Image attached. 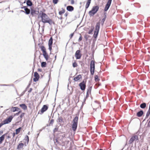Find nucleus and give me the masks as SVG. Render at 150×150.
Wrapping results in <instances>:
<instances>
[{
    "label": "nucleus",
    "instance_id": "6ab92c4d",
    "mask_svg": "<svg viewBox=\"0 0 150 150\" xmlns=\"http://www.w3.org/2000/svg\"><path fill=\"white\" fill-rule=\"evenodd\" d=\"M6 134H5L0 137V144L2 143L5 137Z\"/></svg>",
    "mask_w": 150,
    "mask_h": 150
},
{
    "label": "nucleus",
    "instance_id": "ddd939ff",
    "mask_svg": "<svg viewBox=\"0 0 150 150\" xmlns=\"http://www.w3.org/2000/svg\"><path fill=\"white\" fill-rule=\"evenodd\" d=\"M48 108V107L47 105H44L41 109V112L43 113L47 110Z\"/></svg>",
    "mask_w": 150,
    "mask_h": 150
},
{
    "label": "nucleus",
    "instance_id": "e2e57ef3",
    "mask_svg": "<svg viewBox=\"0 0 150 150\" xmlns=\"http://www.w3.org/2000/svg\"><path fill=\"white\" fill-rule=\"evenodd\" d=\"M38 71L41 72L42 71V69H38Z\"/></svg>",
    "mask_w": 150,
    "mask_h": 150
},
{
    "label": "nucleus",
    "instance_id": "7c9ffc66",
    "mask_svg": "<svg viewBox=\"0 0 150 150\" xmlns=\"http://www.w3.org/2000/svg\"><path fill=\"white\" fill-rule=\"evenodd\" d=\"M58 121H57L59 122H63V119L61 116H59L57 119Z\"/></svg>",
    "mask_w": 150,
    "mask_h": 150
},
{
    "label": "nucleus",
    "instance_id": "a19ab883",
    "mask_svg": "<svg viewBox=\"0 0 150 150\" xmlns=\"http://www.w3.org/2000/svg\"><path fill=\"white\" fill-rule=\"evenodd\" d=\"M77 66V64L76 62H75L73 63V67H74L75 68Z\"/></svg>",
    "mask_w": 150,
    "mask_h": 150
},
{
    "label": "nucleus",
    "instance_id": "2eb2a0df",
    "mask_svg": "<svg viewBox=\"0 0 150 150\" xmlns=\"http://www.w3.org/2000/svg\"><path fill=\"white\" fill-rule=\"evenodd\" d=\"M24 140H25V146H26V145L28 144L29 141V139L28 136L27 135H26L24 139Z\"/></svg>",
    "mask_w": 150,
    "mask_h": 150
},
{
    "label": "nucleus",
    "instance_id": "5701e85b",
    "mask_svg": "<svg viewBox=\"0 0 150 150\" xmlns=\"http://www.w3.org/2000/svg\"><path fill=\"white\" fill-rule=\"evenodd\" d=\"M150 115V104L149 105V110L146 113V117H145V119L144 120V121L149 116V115Z\"/></svg>",
    "mask_w": 150,
    "mask_h": 150
},
{
    "label": "nucleus",
    "instance_id": "cd10ccee",
    "mask_svg": "<svg viewBox=\"0 0 150 150\" xmlns=\"http://www.w3.org/2000/svg\"><path fill=\"white\" fill-rule=\"evenodd\" d=\"M40 48L43 53L46 52V49L44 46H41Z\"/></svg>",
    "mask_w": 150,
    "mask_h": 150
},
{
    "label": "nucleus",
    "instance_id": "6e6d98bb",
    "mask_svg": "<svg viewBox=\"0 0 150 150\" xmlns=\"http://www.w3.org/2000/svg\"><path fill=\"white\" fill-rule=\"evenodd\" d=\"M89 93H88L87 92L86 93V98H88L89 97Z\"/></svg>",
    "mask_w": 150,
    "mask_h": 150
},
{
    "label": "nucleus",
    "instance_id": "393cba45",
    "mask_svg": "<svg viewBox=\"0 0 150 150\" xmlns=\"http://www.w3.org/2000/svg\"><path fill=\"white\" fill-rule=\"evenodd\" d=\"M140 107L142 109L145 108L146 107V104L145 103H143L141 104L140 105Z\"/></svg>",
    "mask_w": 150,
    "mask_h": 150
},
{
    "label": "nucleus",
    "instance_id": "a878e982",
    "mask_svg": "<svg viewBox=\"0 0 150 150\" xmlns=\"http://www.w3.org/2000/svg\"><path fill=\"white\" fill-rule=\"evenodd\" d=\"M53 39L52 37H51L50 38V39L49 40L48 45H52V44L53 43Z\"/></svg>",
    "mask_w": 150,
    "mask_h": 150
},
{
    "label": "nucleus",
    "instance_id": "774afa93",
    "mask_svg": "<svg viewBox=\"0 0 150 150\" xmlns=\"http://www.w3.org/2000/svg\"><path fill=\"white\" fill-rule=\"evenodd\" d=\"M59 19H60V20H62V16H61L59 18Z\"/></svg>",
    "mask_w": 150,
    "mask_h": 150
},
{
    "label": "nucleus",
    "instance_id": "72a5a7b5",
    "mask_svg": "<svg viewBox=\"0 0 150 150\" xmlns=\"http://www.w3.org/2000/svg\"><path fill=\"white\" fill-rule=\"evenodd\" d=\"M54 143L56 145V142L57 144H58L59 145H61V144L60 142L57 139H54Z\"/></svg>",
    "mask_w": 150,
    "mask_h": 150
},
{
    "label": "nucleus",
    "instance_id": "3c124183",
    "mask_svg": "<svg viewBox=\"0 0 150 150\" xmlns=\"http://www.w3.org/2000/svg\"><path fill=\"white\" fill-rule=\"evenodd\" d=\"M27 6H24L23 7H21V9H24V10L27 9Z\"/></svg>",
    "mask_w": 150,
    "mask_h": 150
},
{
    "label": "nucleus",
    "instance_id": "864d4df0",
    "mask_svg": "<svg viewBox=\"0 0 150 150\" xmlns=\"http://www.w3.org/2000/svg\"><path fill=\"white\" fill-rule=\"evenodd\" d=\"M24 113H22V114H21V115H20V117L21 118H22L24 116Z\"/></svg>",
    "mask_w": 150,
    "mask_h": 150
},
{
    "label": "nucleus",
    "instance_id": "09e8293b",
    "mask_svg": "<svg viewBox=\"0 0 150 150\" xmlns=\"http://www.w3.org/2000/svg\"><path fill=\"white\" fill-rule=\"evenodd\" d=\"M105 19H104V18H103L101 21V23L102 25H103L105 21Z\"/></svg>",
    "mask_w": 150,
    "mask_h": 150
},
{
    "label": "nucleus",
    "instance_id": "f257e3e1",
    "mask_svg": "<svg viewBox=\"0 0 150 150\" xmlns=\"http://www.w3.org/2000/svg\"><path fill=\"white\" fill-rule=\"evenodd\" d=\"M40 16L41 18L42 22L43 23H48L50 25L54 24V22L45 13L43 12L42 11H40L39 13V16Z\"/></svg>",
    "mask_w": 150,
    "mask_h": 150
},
{
    "label": "nucleus",
    "instance_id": "603ef678",
    "mask_svg": "<svg viewBox=\"0 0 150 150\" xmlns=\"http://www.w3.org/2000/svg\"><path fill=\"white\" fill-rule=\"evenodd\" d=\"M74 33H71V34H70V36H69V37H70V39H71V38H72V37H73V36H74Z\"/></svg>",
    "mask_w": 150,
    "mask_h": 150
},
{
    "label": "nucleus",
    "instance_id": "c85d7f7f",
    "mask_svg": "<svg viewBox=\"0 0 150 150\" xmlns=\"http://www.w3.org/2000/svg\"><path fill=\"white\" fill-rule=\"evenodd\" d=\"M13 110L12 111L13 112H15L16 111H18L20 110V109L19 108L16 107H13L12 108Z\"/></svg>",
    "mask_w": 150,
    "mask_h": 150
},
{
    "label": "nucleus",
    "instance_id": "58836bf2",
    "mask_svg": "<svg viewBox=\"0 0 150 150\" xmlns=\"http://www.w3.org/2000/svg\"><path fill=\"white\" fill-rule=\"evenodd\" d=\"M94 30V27H93L88 32V33L89 34H92V33Z\"/></svg>",
    "mask_w": 150,
    "mask_h": 150
},
{
    "label": "nucleus",
    "instance_id": "423d86ee",
    "mask_svg": "<svg viewBox=\"0 0 150 150\" xmlns=\"http://www.w3.org/2000/svg\"><path fill=\"white\" fill-rule=\"evenodd\" d=\"M139 139L138 136L136 135H134L132 136L130 138V140L129 141V144H132L134 141H137L138 142Z\"/></svg>",
    "mask_w": 150,
    "mask_h": 150
},
{
    "label": "nucleus",
    "instance_id": "a18cd8bd",
    "mask_svg": "<svg viewBox=\"0 0 150 150\" xmlns=\"http://www.w3.org/2000/svg\"><path fill=\"white\" fill-rule=\"evenodd\" d=\"M49 46V50L50 52V54H51V50H52V45H48Z\"/></svg>",
    "mask_w": 150,
    "mask_h": 150
},
{
    "label": "nucleus",
    "instance_id": "b1692460",
    "mask_svg": "<svg viewBox=\"0 0 150 150\" xmlns=\"http://www.w3.org/2000/svg\"><path fill=\"white\" fill-rule=\"evenodd\" d=\"M19 106L24 110H26L27 109V106L25 104H20Z\"/></svg>",
    "mask_w": 150,
    "mask_h": 150
},
{
    "label": "nucleus",
    "instance_id": "f3484780",
    "mask_svg": "<svg viewBox=\"0 0 150 150\" xmlns=\"http://www.w3.org/2000/svg\"><path fill=\"white\" fill-rule=\"evenodd\" d=\"M82 78L81 75L79 74L77 76H76L74 78V80L76 81L79 80H80Z\"/></svg>",
    "mask_w": 150,
    "mask_h": 150
},
{
    "label": "nucleus",
    "instance_id": "4be33fe9",
    "mask_svg": "<svg viewBox=\"0 0 150 150\" xmlns=\"http://www.w3.org/2000/svg\"><path fill=\"white\" fill-rule=\"evenodd\" d=\"M91 0H88L86 3L85 8L86 9H87L89 7L90 4L91 3Z\"/></svg>",
    "mask_w": 150,
    "mask_h": 150
},
{
    "label": "nucleus",
    "instance_id": "8fccbe9b",
    "mask_svg": "<svg viewBox=\"0 0 150 150\" xmlns=\"http://www.w3.org/2000/svg\"><path fill=\"white\" fill-rule=\"evenodd\" d=\"M104 18H104V19H106V18L107 17V13H104Z\"/></svg>",
    "mask_w": 150,
    "mask_h": 150
},
{
    "label": "nucleus",
    "instance_id": "a211bd4d",
    "mask_svg": "<svg viewBox=\"0 0 150 150\" xmlns=\"http://www.w3.org/2000/svg\"><path fill=\"white\" fill-rule=\"evenodd\" d=\"M24 144L23 143H19L17 146V149L18 150L23 149V147L24 146Z\"/></svg>",
    "mask_w": 150,
    "mask_h": 150
},
{
    "label": "nucleus",
    "instance_id": "aec40b11",
    "mask_svg": "<svg viewBox=\"0 0 150 150\" xmlns=\"http://www.w3.org/2000/svg\"><path fill=\"white\" fill-rule=\"evenodd\" d=\"M26 4L28 6H31L33 4L31 0H28L26 1Z\"/></svg>",
    "mask_w": 150,
    "mask_h": 150
},
{
    "label": "nucleus",
    "instance_id": "680f3d73",
    "mask_svg": "<svg viewBox=\"0 0 150 150\" xmlns=\"http://www.w3.org/2000/svg\"><path fill=\"white\" fill-rule=\"evenodd\" d=\"M16 134V132H13V138L15 136V135Z\"/></svg>",
    "mask_w": 150,
    "mask_h": 150
},
{
    "label": "nucleus",
    "instance_id": "bb28decb",
    "mask_svg": "<svg viewBox=\"0 0 150 150\" xmlns=\"http://www.w3.org/2000/svg\"><path fill=\"white\" fill-rule=\"evenodd\" d=\"M30 11L31 10L27 8V9L25 10V13L27 15H28L30 13Z\"/></svg>",
    "mask_w": 150,
    "mask_h": 150
},
{
    "label": "nucleus",
    "instance_id": "1a4fd4ad",
    "mask_svg": "<svg viewBox=\"0 0 150 150\" xmlns=\"http://www.w3.org/2000/svg\"><path fill=\"white\" fill-rule=\"evenodd\" d=\"M30 14L32 17L34 16L35 15H38L39 14V11L38 9V10H35L32 8H31Z\"/></svg>",
    "mask_w": 150,
    "mask_h": 150
},
{
    "label": "nucleus",
    "instance_id": "9d476101",
    "mask_svg": "<svg viewBox=\"0 0 150 150\" xmlns=\"http://www.w3.org/2000/svg\"><path fill=\"white\" fill-rule=\"evenodd\" d=\"M81 51L80 50H77L75 53V57L76 59H79L81 58Z\"/></svg>",
    "mask_w": 150,
    "mask_h": 150
},
{
    "label": "nucleus",
    "instance_id": "412c9836",
    "mask_svg": "<svg viewBox=\"0 0 150 150\" xmlns=\"http://www.w3.org/2000/svg\"><path fill=\"white\" fill-rule=\"evenodd\" d=\"M43 55L44 57V58L47 61L49 59V56L48 54H47V52L45 53H44L43 54Z\"/></svg>",
    "mask_w": 150,
    "mask_h": 150
},
{
    "label": "nucleus",
    "instance_id": "c9c22d12",
    "mask_svg": "<svg viewBox=\"0 0 150 150\" xmlns=\"http://www.w3.org/2000/svg\"><path fill=\"white\" fill-rule=\"evenodd\" d=\"M92 86H89L88 87V89H87V92L88 93H91V89H92Z\"/></svg>",
    "mask_w": 150,
    "mask_h": 150
},
{
    "label": "nucleus",
    "instance_id": "4c0bfd02",
    "mask_svg": "<svg viewBox=\"0 0 150 150\" xmlns=\"http://www.w3.org/2000/svg\"><path fill=\"white\" fill-rule=\"evenodd\" d=\"M58 128L57 127V126H56V127L53 130V133L54 134L56 132H57L58 130Z\"/></svg>",
    "mask_w": 150,
    "mask_h": 150
},
{
    "label": "nucleus",
    "instance_id": "0e129e2a",
    "mask_svg": "<svg viewBox=\"0 0 150 150\" xmlns=\"http://www.w3.org/2000/svg\"><path fill=\"white\" fill-rule=\"evenodd\" d=\"M148 126L149 127H150V120L148 123Z\"/></svg>",
    "mask_w": 150,
    "mask_h": 150
},
{
    "label": "nucleus",
    "instance_id": "dca6fc26",
    "mask_svg": "<svg viewBox=\"0 0 150 150\" xmlns=\"http://www.w3.org/2000/svg\"><path fill=\"white\" fill-rule=\"evenodd\" d=\"M67 10L69 11H72L74 10V8L71 6H68L67 7Z\"/></svg>",
    "mask_w": 150,
    "mask_h": 150
},
{
    "label": "nucleus",
    "instance_id": "37998d69",
    "mask_svg": "<svg viewBox=\"0 0 150 150\" xmlns=\"http://www.w3.org/2000/svg\"><path fill=\"white\" fill-rule=\"evenodd\" d=\"M54 122V120L52 119L50 120V121L49 123L51 125H52L53 124Z\"/></svg>",
    "mask_w": 150,
    "mask_h": 150
},
{
    "label": "nucleus",
    "instance_id": "9b49d317",
    "mask_svg": "<svg viewBox=\"0 0 150 150\" xmlns=\"http://www.w3.org/2000/svg\"><path fill=\"white\" fill-rule=\"evenodd\" d=\"M34 76L35 78L33 79V81L35 82H37L38 80L40 78L39 75L37 72L36 71L34 73Z\"/></svg>",
    "mask_w": 150,
    "mask_h": 150
},
{
    "label": "nucleus",
    "instance_id": "f03ea898",
    "mask_svg": "<svg viewBox=\"0 0 150 150\" xmlns=\"http://www.w3.org/2000/svg\"><path fill=\"white\" fill-rule=\"evenodd\" d=\"M79 114H77L76 115V116L74 118L73 120V124L72 126V128L74 131H75L77 129L79 118L78 116Z\"/></svg>",
    "mask_w": 150,
    "mask_h": 150
},
{
    "label": "nucleus",
    "instance_id": "5fc2aeb1",
    "mask_svg": "<svg viewBox=\"0 0 150 150\" xmlns=\"http://www.w3.org/2000/svg\"><path fill=\"white\" fill-rule=\"evenodd\" d=\"M8 86V85L0 84V86Z\"/></svg>",
    "mask_w": 150,
    "mask_h": 150
},
{
    "label": "nucleus",
    "instance_id": "4468645a",
    "mask_svg": "<svg viewBox=\"0 0 150 150\" xmlns=\"http://www.w3.org/2000/svg\"><path fill=\"white\" fill-rule=\"evenodd\" d=\"M144 114V112H143V111L142 110H141L139 111H138L137 113V116L138 117H142V115Z\"/></svg>",
    "mask_w": 150,
    "mask_h": 150
},
{
    "label": "nucleus",
    "instance_id": "c03bdc74",
    "mask_svg": "<svg viewBox=\"0 0 150 150\" xmlns=\"http://www.w3.org/2000/svg\"><path fill=\"white\" fill-rule=\"evenodd\" d=\"M59 0H53L52 2L54 4H56L57 3Z\"/></svg>",
    "mask_w": 150,
    "mask_h": 150
},
{
    "label": "nucleus",
    "instance_id": "052dcab7",
    "mask_svg": "<svg viewBox=\"0 0 150 150\" xmlns=\"http://www.w3.org/2000/svg\"><path fill=\"white\" fill-rule=\"evenodd\" d=\"M69 13L68 12H67L64 14V16L66 17H67L68 16Z\"/></svg>",
    "mask_w": 150,
    "mask_h": 150
},
{
    "label": "nucleus",
    "instance_id": "13d9d810",
    "mask_svg": "<svg viewBox=\"0 0 150 150\" xmlns=\"http://www.w3.org/2000/svg\"><path fill=\"white\" fill-rule=\"evenodd\" d=\"M32 90H33L32 88H30V89L28 91V93H30L31 92Z\"/></svg>",
    "mask_w": 150,
    "mask_h": 150
},
{
    "label": "nucleus",
    "instance_id": "6e6552de",
    "mask_svg": "<svg viewBox=\"0 0 150 150\" xmlns=\"http://www.w3.org/2000/svg\"><path fill=\"white\" fill-rule=\"evenodd\" d=\"M112 1V0H108L104 9V11H106L108 10L111 4Z\"/></svg>",
    "mask_w": 150,
    "mask_h": 150
},
{
    "label": "nucleus",
    "instance_id": "7ed1b4c3",
    "mask_svg": "<svg viewBox=\"0 0 150 150\" xmlns=\"http://www.w3.org/2000/svg\"><path fill=\"white\" fill-rule=\"evenodd\" d=\"M100 22H98L96 23L95 26V30L94 31L93 37L95 39L97 37L100 28Z\"/></svg>",
    "mask_w": 150,
    "mask_h": 150
},
{
    "label": "nucleus",
    "instance_id": "f704fd0d",
    "mask_svg": "<svg viewBox=\"0 0 150 150\" xmlns=\"http://www.w3.org/2000/svg\"><path fill=\"white\" fill-rule=\"evenodd\" d=\"M90 37V36L87 34H85L84 35V38L86 39V41H87L88 40V38Z\"/></svg>",
    "mask_w": 150,
    "mask_h": 150
},
{
    "label": "nucleus",
    "instance_id": "ea45409f",
    "mask_svg": "<svg viewBox=\"0 0 150 150\" xmlns=\"http://www.w3.org/2000/svg\"><path fill=\"white\" fill-rule=\"evenodd\" d=\"M5 134H7L5 136L6 137V138L7 139H9L11 138V136L9 135V134H8V132H7Z\"/></svg>",
    "mask_w": 150,
    "mask_h": 150
},
{
    "label": "nucleus",
    "instance_id": "39448f33",
    "mask_svg": "<svg viewBox=\"0 0 150 150\" xmlns=\"http://www.w3.org/2000/svg\"><path fill=\"white\" fill-rule=\"evenodd\" d=\"M91 74L92 75L94 74L95 70V61L92 60L91 61L90 64Z\"/></svg>",
    "mask_w": 150,
    "mask_h": 150
},
{
    "label": "nucleus",
    "instance_id": "69168bd1",
    "mask_svg": "<svg viewBox=\"0 0 150 150\" xmlns=\"http://www.w3.org/2000/svg\"><path fill=\"white\" fill-rule=\"evenodd\" d=\"M3 133V131H0V135H1Z\"/></svg>",
    "mask_w": 150,
    "mask_h": 150
},
{
    "label": "nucleus",
    "instance_id": "2f4dec72",
    "mask_svg": "<svg viewBox=\"0 0 150 150\" xmlns=\"http://www.w3.org/2000/svg\"><path fill=\"white\" fill-rule=\"evenodd\" d=\"M62 10L59 11V14L60 15H62V14L64 13L65 12V10L63 8H62Z\"/></svg>",
    "mask_w": 150,
    "mask_h": 150
},
{
    "label": "nucleus",
    "instance_id": "bf43d9fd",
    "mask_svg": "<svg viewBox=\"0 0 150 150\" xmlns=\"http://www.w3.org/2000/svg\"><path fill=\"white\" fill-rule=\"evenodd\" d=\"M74 3V0H71V4H73Z\"/></svg>",
    "mask_w": 150,
    "mask_h": 150
},
{
    "label": "nucleus",
    "instance_id": "4d7b16f0",
    "mask_svg": "<svg viewBox=\"0 0 150 150\" xmlns=\"http://www.w3.org/2000/svg\"><path fill=\"white\" fill-rule=\"evenodd\" d=\"M86 98H86V97L84 98L83 100V101L82 103V105H83L84 103H85V102L86 100Z\"/></svg>",
    "mask_w": 150,
    "mask_h": 150
},
{
    "label": "nucleus",
    "instance_id": "0eeeda50",
    "mask_svg": "<svg viewBox=\"0 0 150 150\" xmlns=\"http://www.w3.org/2000/svg\"><path fill=\"white\" fill-rule=\"evenodd\" d=\"M81 89L83 91H84L86 88V80H83L82 82L79 84Z\"/></svg>",
    "mask_w": 150,
    "mask_h": 150
},
{
    "label": "nucleus",
    "instance_id": "79ce46f5",
    "mask_svg": "<svg viewBox=\"0 0 150 150\" xmlns=\"http://www.w3.org/2000/svg\"><path fill=\"white\" fill-rule=\"evenodd\" d=\"M27 91L26 89L24 91H23L20 95V96H22Z\"/></svg>",
    "mask_w": 150,
    "mask_h": 150
},
{
    "label": "nucleus",
    "instance_id": "c756f323",
    "mask_svg": "<svg viewBox=\"0 0 150 150\" xmlns=\"http://www.w3.org/2000/svg\"><path fill=\"white\" fill-rule=\"evenodd\" d=\"M47 63L46 62H43L41 63V66L42 67H45L46 66Z\"/></svg>",
    "mask_w": 150,
    "mask_h": 150
},
{
    "label": "nucleus",
    "instance_id": "338daca9",
    "mask_svg": "<svg viewBox=\"0 0 150 150\" xmlns=\"http://www.w3.org/2000/svg\"><path fill=\"white\" fill-rule=\"evenodd\" d=\"M50 125H51L49 123V124H47L46 126H47V127L49 126H50Z\"/></svg>",
    "mask_w": 150,
    "mask_h": 150
},
{
    "label": "nucleus",
    "instance_id": "473e14b6",
    "mask_svg": "<svg viewBox=\"0 0 150 150\" xmlns=\"http://www.w3.org/2000/svg\"><path fill=\"white\" fill-rule=\"evenodd\" d=\"M21 127H19L18 128L16 129V134H18L20 132V131L21 129Z\"/></svg>",
    "mask_w": 150,
    "mask_h": 150
},
{
    "label": "nucleus",
    "instance_id": "e433bc0d",
    "mask_svg": "<svg viewBox=\"0 0 150 150\" xmlns=\"http://www.w3.org/2000/svg\"><path fill=\"white\" fill-rule=\"evenodd\" d=\"M94 78L95 81L96 82L100 80L98 78V76L97 75H96L95 76Z\"/></svg>",
    "mask_w": 150,
    "mask_h": 150
},
{
    "label": "nucleus",
    "instance_id": "20e7f679",
    "mask_svg": "<svg viewBox=\"0 0 150 150\" xmlns=\"http://www.w3.org/2000/svg\"><path fill=\"white\" fill-rule=\"evenodd\" d=\"M99 7L98 6H94L91 10L89 11V14L90 16H93L98 11Z\"/></svg>",
    "mask_w": 150,
    "mask_h": 150
},
{
    "label": "nucleus",
    "instance_id": "de8ad7c7",
    "mask_svg": "<svg viewBox=\"0 0 150 150\" xmlns=\"http://www.w3.org/2000/svg\"><path fill=\"white\" fill-rule=\"evenodd\" d=\"M80 36L78 40V41L79 42H80L82 39V37L81 35L80 34Z\"/></svg>",
    "mask_w": 150,
    "mask_h": 150
},
{
    "label": "nucleus",
    "instance_id": "f8f14e48",
    "mask_svg": "<svg viewBox=\"0 0 150 150\" xmlns=\"http://www.w3.org/2000/svg\"><path fill=\"white\" fill-rule=\"evenodd\" d=\"M13 118V117L12 115L10 116L8 118L4 120V122H5L6 124L10 123Z\"/></svg>",
    "mask_w": 150,
    "mask_h": 150
},
{
    "label": "nucleus",
    "instance_id": "49530a36",
    "mask_svg": "<svg viewBox=\"0 0 150 150\" xmlns=\"http://www.w3.org/2000/svg\"><path fill=\"white\" fill-rule=\"evenodd\" d=\"M0 149H1V150H7V147H0Z\"/></svg>",
    "mask_w": 150,
    "mask_h": 150
}]
</instances>
